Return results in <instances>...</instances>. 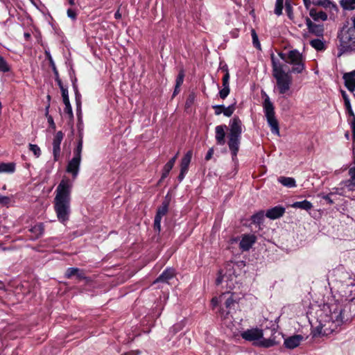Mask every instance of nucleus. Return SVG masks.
Returning <instances> with one entry per match:
<instances>
[{"instance_id":"nucleus-49","label":"nucleus","mask_w":355,"mask_h":355,"mask_svg":"<svg viewBox=\"0 0 355 355\" xmlns=\"http://www.w3.org/2000/svg\"><path fill=\"white\" fill-rule=\"evenodd\" d=\"M194 100H195V96L193 94H190L188 97V98L187 99V101H186V103H185V107L186 109H189L191 105L194 102Z\"/></svg>"},{"instance_id":"nucleus-16","label":"nucleus","mask_w":355,"mask_h":355,"mask_svg":"<svg viewBox=\"0 0 355 355\" xmlns=\"http://www.w3.org/2000/svg\"><path fill=\"white\" fill-rule=\"evenodd\" d=\"M306 24L310 33H313L314 35L318 37H322L323 35V25L316 24L312 22V21L309 18L306 19Z\"/></svg>"},{"instance_id":"nucleus-59","label":"nucleus","mask_w":355,"mask_h":355,"mask_svg":"<svg viewBox=\"0 0 355 355\" xmlns=\"http://www.w3.org/2000/svg\"><path fill=\"white\" fill-rule=\"evenodd\" d=\"M344 105H345V107L346 110L347 109L352 108V105H351V103H350V100L344 101Z\"/></svg>"},{"instance_id":"nucleus-55","label":"nucleus","mask_w":355,"mask_h":355,"mask_svg":"<svg viewBox=\"0 0 355 355\" xmlns=\"http://www.w3.org/2000/svg\"><path fill=\"white\" fill-rule=\"evenodd\" d=\"M347 288L349 289V292L350 293V295H352V293H355V283H350L347 285Z\"/></svg>"},{"instance_id":"nucleus-4","label":"nucleus","mask_w":355,"mask_h":355,"mask_svg":"<svg viewBox=\"0 0 355 355\" xmlns=\"http://www.w3.org/2000/svg\"><path fill=\"white\" fill-rule=\"evenodd\" d=\"M272 335L269 338H263V330L255 328L248 329L241 333V337L248 341H254L255 345L262 347H270L279 343L276 339V334H279L273 327L271 330Z\"/></svg>"},{"instance_id":"nucleus-39","label":"nucleus","mask_w":355,"mask_h":355,"mask_svg":"<svg viewBox=\"0 0 355 355\" xmlns=\"http://www.w3.org/2000/svg\"><path fill=\"white\" fill-rule=\"evenodd\" d=\"M223 69L225 71V74L223 77V87H230L229 80H230V73L227 70V66L223 67Z\"/></svg>"},{"instance_id":"nucleus-26","label":"nucleus","mask_w":355,"mask_h":355,"mask_svg":"<svg viewBox=\"0 0 355 355\" xmlns=\"http://www.w3.org/2000/svg\"><path fill=\"white\" fill-rule=\"evenodd\" d=\"M311 18L315 21H326L327 19V15L323 11H317L315 9H311L309 12Z\"/></svg>"},{"instance_id":"nucleus-30","label":"nucleus","mask_w":355,"mask_h":355,"mask_svg":"<svg viewBox=\"0 0 355 355\" xmlns=\"http://www.w3.org/2000/svg\"><path fill=\"white\" fill-rule=\"evenodd\" d=\"M15 170V164L14 163H1L0 164V173H12Z\"/></svg>"},{"instance_id":"nucleus-52","label":"nucleus","mask_w":355,"mask_h":355,"mask_svg":"<svg viewBox=\"0 0 355 355\" xmlns=\"http://www.w3.org/2000/svg\"><path fill=\"white\" fill-rule=\"evenodd\" d=\"M10 202V198L7 196H3L0 195V203L3 205H7Z\"/></svg>"},{"instance_id":"nucleus-44","label":"nucleus","mask_w":355,"mask_h":355,"mask_svg":"<svg viewBox=\"0 0 355 355\" xmlns=\"http://www.w3.org/2000/svg\"><path fill=\"white\" fill-rule=\"evenodd\" d=\"M76 79H75L73 81V88L75 91V94H76V103L78 105H80V98H81V95L79 94L78 92V87L77 85H76Z\"/></svg>"},{"instance_id":"nucleus-47","label":"nucleus","mask_w":355,"mask_h":355,"mask_svg":"<svg viewBox=\"0 0 355 355\" xmlns=\"http://www.w3.org/2000/svg\"><path fill=\"white\" fill-rule=\"evenodd\" d=\"M79 271L80 270L77 268H69L66 272V277L70 278L73 275H76Z\"/></svg>"},{"instance_id":"nucleus-21","label":"nucleus","mask_w":355,"mask_h":355,"mask_svg":"<svg viewBox=\"0 0 355 355\" xmlns=\"http://www.w3.org/2000/svg\"><path fill=\"white\" fill-rule=\"evenodd\" d=\"M349 175L350 179L345 182L344 186L349 190L353 191L355 189V160L354 164L349 169Z\"/></svg>"},{"instance_id":"nucleus-61","label":"nucleus","mask_w":355,"mask_h":355,"mask_svg":"<svg viewBox=\"0 0 355 355\" xmlns=\"http://www.w3.org/2000/svg\"><path fill=\"white\" fill-rule=\"evenodd\" d=\"M175 161H176L175 157H172L166 164H168L170 166H171L172 167H173Z\"/></svg>"},{"instance_id":"nucleus-29","label":"nucleus","mask_w":355,"mask_h":355,"mask_svg":"<svg viewBox=\"0 0 355 355\" xmlns=\"http://www.w3.org/2000/svg\"><path fill=\"white\" fill-rule=\"evenodd\" d=\"M278 181L284 187L293 188L296 187V182L294 178L290 177H280Z\"/></svg>"},{"instance_id":"nucleus-19","label":"nucleus","mask_w":355,"mask_h":355,"mask_svg":"<svg viewBox=\"0 0 355 355\" xmlns=\"http://www.w3.org/2000/svg\"><path fill=\"white\" fill-rule=\"evenodd\" d=\"M29 231L31 232V240H36L42 236L44 232V225L42 223H39L33 226Z\"/></svg>"},{"instance_id":"nucleus-42","label":"nucleus","mask_w":355,"mask_h":355,"mask_svg":"<svg viewBox=\"0 0 355 355\" xmlns=\"http://www.w3.org/2000/svg\"><path fill=\"white\" fill-rule=\"evenodd\" d=\"M29 150L36 157H39L41 155L40 148L36 144H29Z\"/></svg>"},{"instance_id":"nucleus-63","label":"nucleus","mask_w":355,"mask_h":355,"mask_svg":"<svg viewBox=\"0 0 355 355\" xmlns=\"http://www.w3.org/2000/svg\"><path fill=\"white\" fill-rule=\"evenodd\" d=\"M114 17H115V19H119L121 17V14L119 12V10L115 12Z\"/></svg>"},{"instance_id":"nucleus-34","label":"nucleus","mask_w":355,"mask_h":355,"mask_svg":"<svg viewBox=\"0 0 355 355\" xmlns=\"http://www.w3.org/2000/svg\"><path fill=\"white\" fill-rule=\"evenodd\" d=\"M83 137L81 135H80V139L78 141L77 146L73 150V156L81 158L82 150H83Z\"/></svg>"},{"instance_id":"nucleus-41","label":"nucleus","mask_w":355,"mask_h":355,"mask_svg":"<svg viewBox=\"0 0 355 355\" xmlns=\"http://www.w3.org/2000/svg\"><path fill=\"white\" fill-rule=\"evenodd\" d=\"M315 4L325 8H330L331 6L336 7V6L329 0H318Z\"/></svg>"},{"instance_id":"nucleus-3","label":"nucleus","mask_w":355,"mask_h":355,"mask_svg":"<svg viewBox=\"0 0 355 355\" xmlns=\"http://www.w3.org/2000/svg\"><path fill=\"white\" fill-rule=\"evenodd\" d=\"M239 300L240 297L236 293L227 291L223 293L218 297H214L211 300L214 306L218 304L224 306L220 311L221 319L223 324L230 329L233 334H235L236 331L234 330V324L232 313L238 306Z\"/></svg>"},{"instance_id":"nucleus-7","label":"nucleus","mask_w":355,"mask_h":355,"mask_svg":"<svg viewBox=\"0 0 355 355\" xmlns=\"http://www.w3.org/2000/svg\"><path fill=\"white\" fill-rule=\"evenodd\" d=\"M279 55L282 60L293 66L291 72L300 73L305 69L303 55L297 49L291 50L287 54L279 53Z\"/></svg>"},{"instance_id":"nucleus-56","label":"nucleus","mask_w":355,"mask_h":355,"mask_svg":"<svg viewBox=\"0 0 355 355\" xmlns=\"http://www.w3.org/2000/svg\"><path fill=\"white\" fill-rule=\"evenodd\" d=\"M187 171L184 170L180 169V174L178 175V180L180 182H181L185 177V175L187 174Z\"/></svg>"},{"instance_id":"nucleus-6","label":"nucleus","mask_w":355,"mask_h":355,"mask_svg":"<svg viewBox=\"0 0 355 355\" xmlns=\"http://www.w3.org/2000/svg\"><path fill=\"white\" fill-rule=\"evenodd\" d=\"M262 96L264 97L263 103V112L271 132L274 135H279V123L275 117L274 105L266 92H262Z\"/></svg>"},{"instance_id":"nucleus-57","label":"nucleus","mask_w":355,"mask_h":355,"mask_svg":"<svg viewBox=\"0 0 355 355\" xmlns=\"http://www.w3.org/2000/svg\"><path fill=\"white\" fill-rule=\"evenodd\" d=\"M348 122L350 124L351 128L355 125V115H353L352 116H348Z\"/></svg>"},{"instance_id":"nucleus-9","label":"nucleus","mask_w":355,"mask_h":355,"mask_svg":"<svg viewBox=\"0 0 355 355\" xmlns=\"http://www.w3.org/2000/svg\"><path fill=\"white\" fill-rule=\"evenodd\" d=\"M277 82V89L279 94L290 95L292 78L288 73L274 76Z\"/></svg>"},{"instance_id":"nucleus-50","label":"nucleus","mask_w":355,"mask_h":355,"mask_svg":"<svg viewBox=\"0 0 355 355\" xmlns=\"http://www.w3.org/2000/svg\"><path fill=\"white\" fill-rule=\"evenodd\" d=\"M55 81L58 84V85L59 86L61 92H62V89H67V87H65L62 83V80H60V78H59V75H58V71H55Z\"/></svg>"},{"instance_id":"nucleus-40","label":"nucleus","mask_w":355,"mask_h":355,"mask_svg":"<svg viewBox=\"0 0 355 355\" xmlns=\"http://www.w3.org/2000/svg\"><path fill=\"white\" fill-rule=\"evenodd\" d=\"M10 67L6 60L0 56V71L6 73L10 71Z\"/></svg>"},{"instance_id":"nucleus-60","label":"nucleus","mask_w":355,"mask_h":355,"mask_svg":"<svg viewBox=\"0 0 355 355\" xmlns=\"http://www.w3.org/2000/svg\"><path fill=\"white\" fill-rule=\"evenodd\" d=\"M212 153H213V150H212V149H210V150L207 152V155H206V156H205V159H206L207 160H209V159L211 158V155H212Z\"/></svg>"},{"instance_id":"nucleus-31","label":"nucleus","mask_w":355,"mask_h":355,"mask_svg":"<svg viewBox=\"0 0 355 355\" xmlns=\"http://www.w3.org/2000/svg\"><path fill=\"white\" fill-rule=\"evenodd\" d=\"M340 6L345 10H353L355 9V0H340Z\"/></svg>"},{"instance_id":"nucleus-11","label":"nucleus","mask_w":355,"mask_h":355,"mask_svg":"<svg viewBox=\"0 0 355 355\" xmlns=\"http://www.w3.org/2000/svg\"><path fill=\"white\" fill-rule=\"evenodd\" d=\"M64 134L62 131H58L54 136L53 140V154L54 161H58L60 155V144L63 139Z\"/></svg>"},{"instance_id":"nucleus-51","label":"nucleus","mask_w":355,"mask_h":355,"mask_svg":"<svg viewBox=\"0 0 355 355\" xmlns=\"http://www.w3.org/2000/svg\"><path fill=\"white\" fill-rule=\"evenodd\" d=\"M212 107L214 110V113L216 115H220V114H223V105H213Z\"/></svg>"},{"instance_id":"nucleus-43","label":"nucleus","mask_w":355,"mask_h":355,"mask_svg":"<svg viewBox=\"0 0 355 355\" xmlns=\"http://www.w3.org/2000/svg\"><path fill=\"white\" fill-rule=\"evenodd\" d=\"M172 168H173V167L168 164H166L164 165V166L163 168V171H162L160 181L163 180L168 176V175L169 174V173Z\"/></svg>"},{"instance_id":"nucleus-13","label":"nucleus","mask_w":355,"mask_h":355,"mask_svg":"<svg viewBox=\"0 0 355 355\" xmlns=\"http://www.w3.org/2000/svg\"><path fill=\"white\" fill-rule=\"evenodd\" d=\"M81 158L73 156L69 162L67 166V172L71 173L73 179H76L78 175Z\"/></svg>"},{"instance_id":"nucleus-23","label":"nucleus","mask_w":355,"mask_h":355,"mask_svg":"<svg viewBox=\"0 0 355 355\" xmlns=\"http://www.w3.org/2000/svg\"><path fill=\"white\" fill-rule=\"evenodd\" d=\"M271 61L273 76L281 75L285 73L284 71L283 70L282 64L275 59V55L273 54L271 55Z\"/></svg>"},{"instance_id":"nucleus-20","label":"nucleus","mask_w":355,"mask_h":355,"mask_svg":"<svg viewBox=\"0 0 355 355\" xmlns=\"http://www.w3.org/2000/svg\"><path fill=\"white\" fill-rule=\"evenodd\" d=\"M175 275V271L172 268H166L154 282L167 283L168 280L172 279Z\"/></svg>"},{"instance_id":"nucleus-35","label":"nucleus","mask_w":355,"mask_h":355,"mask_svg":"<svg viewBox=\"0 0 355 355\" xmlns=\"http://www.w3.org/2000/svg\"><path fill=\"white\" fill-rule=\"evenodd\" d=\"M251 35H252V44H253V46L259 49V50H261V44L259 42V37H258V35L255 31L254 29H252L251 30Z\"/></svg>"},{"instance_id":"nucleus-22","label":"nucleus","mask_w":355,"mask_h":355,"mask_svg":"<svg viewBox=\"0 0 355 355\" xmlns=\"http://www.w3.org/2000/svg\"><path fill=\"white\" fill-rule=\"evenodd\" d=\"M62 96L63 99V103L65 105L64 107V112L69 115L70 118L73 117V111L72 107L70 104L69 98V94H68V89H62Z\"/></svg>"},{"instance_id":"nucleus-17","label":"nucleus","mask_w":355,"mask_h":355,"mask_svg":"<svg viewBox=\"0 0 355 355\" xmlns=\"http://www.w3.org/2000/svg\"><path fill=\"white\" fill-rule=\"evenodd\" d=\"M345 85L347 89L354 92L355 91V70L343 75Z\"/></svg>"},{"instance_id":"nucleus-54","label":"nucleus","mask_w":355,"mask_h":355,"mask_svg":"<svg viewBox=\"0 0 355 355\" xmlns=\"http://www.w3.org/2000/svg\"><path fill=\"white\" fill-rule=\"evenodd\" d=\"M141 352L139 350H131L122 354L121 355H139Z\"/></svg>"},{"instance_id":"nucleus-24","label":"nucleus","mask_w":355,"mask_h":355,"mask_svg":"<svg viewBox=\"0 0 355 355\" xmlns=\"http://www.w3.org/2000/svg\"><path fill=\"white\" fill-rule=\"evenodd\" d=\"M291 206L295 209H300L306 211H309L313 207L312 203L306 200L295 202Z\"/></svg>"},{"instance_id":"nucleus-58","label":"nucleus","mask_w":355,"mask_h":355,"mask_svg":"<svg viewBox=\"0 0 355 355\" xmlns=\"http://www.w3.org/2000/svg\"><path fill=\"white\" fill-rule=\"evenodd\" d=\"M341 94H342V97H343L344 101L349 100V98L348 95L347 94L346 92L341 91Z\"/></svg>"},{"instance_id":"nucleus-18","label":"nucleus","mask_w":355,"mask_h":355,"mask_svg":"<svg viewBox=\"0 0 355 355\" xmlns=\"http://www.w3.org/2000/svg\"><path fill=\"white\" fill-rule=\"evenodd\" d=\"M303 340V336L301 335H294L290 336L287 338L284 339V345L288 349H294L297 347L302 340Z\"/></svg>"},{"instance_id":"nucleus-36","label":"nucleus","mask_w":355,"mask_h":355,"mask_svg":"<svg viewBox=\"0 0 355 355\" xmlns=\"http://www.w3.org/2000/svg\"><path fill=\"white\" fill-rule=\"evenodd\" d=\"M284 8V0H276L275 7L274 12L277 16H280L282 14Z\"/></svg>"},{"instance_id":"nucleus-38","label":"nucleus","mask_w":355,"mask_h":355,"mask_svg":"<svg viewBox=\"0 0 355 355\" xmlns=\"http://www.w3.org/2000/svg\"><path fill=\"white\" fill-rule=\"evenodd\" d=\"M223 114H224V116L229 117V116H232V114L234 113V112L235 110V105L232 104L227 107H225V105H223Z\"/></svg>"},{"instance_id":"nucleus-32","label":"nucleus","mask_w":355,"mask_h":355,"mask_svg":"<svg viewBox=\"0 0 355 355\" xmlns=\"http://www.w3.org/2000/svg\"><path fill=\"white\" fill-rule=\"evenodd\" d=\"M311 46L317 51H323L325 49L324 42L320 39H314L310 42Z\"/></svg>"},{"instance_id":"nucleus-45","label":"nucleus","mask_w":355,"mask_h":355,"mask_svg":"<svg viewBox=\"0 0 355 355\" xmlns=\"http://www.w3.org/2000/svg\"><path fill=\"white\" fill-rule=\"evenodd\" d=\"M67 15L69 18L74 21L77 18L78 13L75 9L69 8L67 10Z\"/></svg>"},{"instance_id":"nucleus-8","label":"nucleus","mask_w":355,"mask_h":355,"mask_svg":"<svg viewBox=\"0 0 355 355\" xmlns=\"http://www.w3.org/2000/svg\"><path fill=\"white\" fill-rule=\"evenodd\" d=\"M338 37L342 51L355 49V28L350 27L346 31H342Z\"/></svg>"},{"instance_id":"nucleus-48","label":"nucleus","mask_w":355,"mask_h":355,"mask_svg":"<svg viewBox=\"0 0 355 355\" xmlns=\"http://www.w3.org/2000/svg\"><path fill=\"white\" fill-rule=\"evenodd\" d=\"M230 87H223V89L219 92V96L222 99H225L230 94Z\"/></svg>"},{"instance_id":"nucleus-53","label":"nucleus","mask_w":355,"mask_h":355,"mask_svg":"<svg viewBox=\"0 0 355 355\" xmlns=\"http://www.w3.org/2000/svg\"><path fill=\"white\" fill-rule=\"evenodd\" d=\"M331 193L327 194L322 196V198L327 201V202L329 205L334 204V200L331 198Z\"/></svg>"},{"instance_id":"nucleus-25","label":"nucleus","mask_w":355,"mask_h":355,"mask_svg":"<svg viewBox=\"0 0 355 355\" xmlns=\"http://www.w3.org/2000/svg\"><path fill=\"white\" fill-rule=\"evenodd\" d=\"M184 78V70L181 69L179 71V73L176 78L175 86V89L173 91V96H175L178 94H179V92L180 91V87H181V85L183 83Z\"/></svg>"},{"instance_id":"nucleus-33","label":"nucleus","mask_w":355,"mask_h":355,"mask_svg":"<svg viewBox=\"0 0 355 355\" xmlns=\"http://www.w3.org/2000/svg\"><path fill=\"white\" fill-rule=\"evenodd\" d=\"M265 214H264L263 211H260L254 214L251 217L252 222L257 225L261 224L264 220V216H266Z\"/></svg>"},{"instance_id":"nucleus-12","label":"nucleus","mask_w":355,"mask_h":355,"mask_svg":"<svg viewBox=\"0 0 355 355\" xmlns=\"http://www.w3.org/2000/svg\"><path fill=\"white\" fill-rule=\"evenodd\" d=\"M256 241L257 236L254 234H243L241 236L239 247L243 251H248L255 243Z\"/></svg>"},{"instance_id":"nucleus-37","label":"nucleus","mask_w":355,"mask_h":355,"mask_svg":"<svg viewBox=\"0 0 355 355\" xmlns=\"http://www.w3.org/2000/svg\"><path fill=\"white\" fill-rule=\"evenodd\" d=\"M285 10L287 16L290 19H293V8L291 5V0H285Z\"/></svg>"},{"instance_id":"nucleus-5","label":"nucleus","mask_w":355,"mask_h":355,"mask_svg":"<svg viewBox=\"0 0 355 355\" xmlns=\"http://www.w3.org/2000/svg\"><path fill=\"white\" fill-rule=\"evenodd\" d=\"M243 124L239 117H234L230 123L228 146L232 154V159L236 158L239 149L241 137L243 132Z\"/></svg>"},{"instance_id":"nucleus-28","label":"nucleus","mask_w":355,"mask_h":355,"mask_svg":"<svg viewBox=\"0 0 355 355\" xmlns=\"http://www.w3.org/2000/svg\"><path fill=\"white\" fill-rule=\"evenodd\" d=\"M225 128L222 125L216 127V139L218 144H223L225 143Z\"/></svg>"},{"instance_id":"nucleus-15","label":"nucleus","mask_w":355,"mask_h":355,"mask_svg":"<svg viewBox=\"0 0 355 355\" xmlns=\"http://www.w3.org/2000/svg\"><path fill=\"white\" fill-rule=\"evenodd\" d=\"M223 272H220V276L216 279V284H220L223 282H226V286L230 290L233 289L234 282H235L236 277L232 276L230 273L229 275H227L226 273L223 275Z\"/></svg>"},{"instance_id":"nucleus-1","label":"nucleus","mask_w":355,"mask_h":355,"mask_svg":"<svg viewBox=\"0 0 355 355\" xmlns=\"http://www.w3.org/2000/svg\"><path fill=\"white\" fill-rule=\"evenodd\" d=\"M344 309L341 304L324 305L318 316L316 326H312L313 337L328 336L335 331L344 322Z\"/></svg>"},{"instance_id":"nucleus-10","label":"nucleus","mask_w":355,"mask_h":355,"mask_svg":"<svg viewBox=\"0 0 355 355\" xmlns=\"http://www.w3.org/2000/svg\"><path fill=\"white\" fill-rule=\"evenodd\" d=\"M169 202L164 200L162 202V205L158 207L154 220V230L158 233L161 231V220L164 216H165L168 209Z\"/></svg>"},{"instance_id":"nucleus-27","label":"nucleus","mask_w":355,"mask_h":355,"mask_svg":"<svg viewBox=\"0 0 355 355\" xmlns=\"http://www.w3.org/2000/svg\"><path fill=\"white\" fill-rule=\"evenodd\" d=\"M193 153L191 151H188L182 157L180 163V169L188 171L189 166L191 161Z\"/></svg>"},{"instance_id":"nucleus-2","label":"nucleus","mask_w":355,"mask_h":355,"mask_svg":"<svg viewBox=\"0 0 355 355\" xmlns=\"http://www.w3.org/2000/svg\"><path fill=\"white\" fill-rule=\"evenodd\" d=\"M73 187L72 182L67 178H63L55 190L53 208L58 220L65 224L71 214V193Z\"/></svg>"},{"instance_id":"nucleus-64","label":"nucleus","mask_w":355,"mask_h":355,"mask_svg":"<svg viewBox=\"0 0 355 355\" xmlns=\"http://www.w3.org/2000/svg\"><path fill=\"white\" fill-rule=\"evenodd\" d=\"M352 137H353V141L355 143V125H354L353 128H352Z\"/></svg>"},{"instance_id":"nucleus-14","label":"nucleus","mask_w":355,"mask_h":355,"mask_svg":"<svg viewBox=\"0 0 355 355\" xmlns=\"http://www.w3.org/2000/svg\"><path fill=\"white\" fill-rule=\"evenodd\" d=\"M285 213V208L277 205L267 210L266 216L270 219L275 220L282 217Z\"/></svg>"},{"instance_id":"nucleus-46","label":"nucleus","mask_w":355,"mask_h":355,"mask_svg":"<svg viewBox=\"0 0 355 355\" xmlns=\"http://www.w3.org/2000/svg\"><path fill=\"white\" fill-rule=\"evenodd\" d=\"M49 106L46 107V116L47 117L48 123L53 129H55V124L54 123L53 119L51 115L49 114Z\"/></svg>"},{"instance_id":"nucleus-62","label":"nucleus","mask_w":355,"mask_h":355,"mask_svg":"<svg viewBox=\"0 0 355 355\" xmlns=\"http://www.w3.org/2000/svg\"><path fill=\"white\" fill-rule=\"evenodd\" d=\"M346 111L348 114V116H349V117L352 116L353 115H355L352 110V108L347 109Z\"/></svg>"}]
</instances>
